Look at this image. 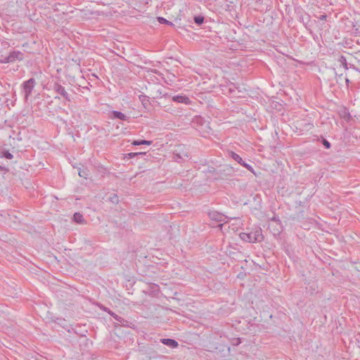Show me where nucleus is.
Wrapping results in <instances>:
<instances>
[{"label":"nucleus","instance_id":"nucleus-6","mask_svg":"<svg viewBox=\"0 0 360 360\" xmlns=\"http://www.w3.org/2000/svg\"><path fill=\"white\" fill-rule=\"evenodd\" d=\"M229 155L231 158H233L234 160H236L240 165L245 167L246 169H248L251 172H253V171H254L253 167L250 165L245 163L239 155H238L237 153H236L233 151L230 152Z\"/></svg>","mask_w":360,"mask_h":360},{"label":"nucleus","instance_id":"nucleus-5","mask_svg":"<svg viewBox=\"0 0 360 360\" xmlns=\"http://www.w3.org/2000/svg\"><path fill=\"white\" fill-rule=\"evenodd\" d=\"M53 89L55 92L61 96L66 101H71L70 95L66 91L65 87L63 86L60 84L55 83L53 84Z\"/></svg>","mask_w":360,"mask_h":360},{"label":"nucleus","instance_id":"nucleus-29","mask_svg":"<svg viewBox=\"0 0 360 360\" xmlns=\"http://www.w3.org/2000/svg\"><path fill=\"white\" fill-rule=\"evenodd\" d=\"M0 169H2V167H0Z\"/></svg>","mask_w":360,"mask_h":360},{"label":"nucleus","instance_id":"nucleus-19","mask_svg":"<svg viewBox=\"0 0 360 360\" xmlns=\"http://www.w3.org/2000/svg\"><path fill=\"white\" fill-rule=\"evenodd\" d=\"M322 143L326 147V148H330V143L326 139H323L322 140Z\"/></svg>","mask_w":360,"mask_h":360},{"label":"nucleus","instance_id":"nucleus-13","mask_svg":"<svg viewBox=\"0 0 360 360\" xmlns=\"http://www.w3.org/2000/svg\"><path fill=\"white\" fill-rule=\"evenodd\" d=\"M152 141H146V140H136L132 142V145L134 146H140V145H148L150 146L152 144Z\"/></svg>","mask_w":360,"mask_h":360},{"label":"nucleus","instance_id":"nucleus-1","mask_svg":"<svg viewBox=\"0 0 360 360\" xmlns=\"http://www.w3.org/2000/svg\"><path fill=\"white\" fill-rule=\"evenodd\" d=\"M240 238L243 240L248 243L261 242L264 238L262 229L259 228H257L250 233H240Z\"/></svg>","mask_w":360,"mask_h":360},{"label":"nucleus","instance_id":"nucleus-17","mask_svg":"<svg viewBox=\"0 0 360 360\" xmlns=\"http://www.w3.org/2000/svg\"><path fill=\"white\" fill-rule=\"evenodd\" d=\"M110 200L113 203H117L119 201L118 196L116 194H113L110 197Z\"/></svg>","mask_w":360,"mask_h":360},{"label":"nucleus","instance_id":"nucleus-15","mask_svg":"<svg viewBox=\"0 0 360 360\" xmlns=\"http://www.w3.org/2000/svg\"><path fill=\"white\" fill-rule=\"evenodd\" d=\"M194 22L197 25H201L204 22V17L200 16V15L199 16H195L194 18Z\"/></svg>","mask_w":360,"mask_h":360},{"label":"nucleus","instance_id":"nucleus-23","mask_svg":"<svg viewBox=\"0 0 360 360\" xmlns=\"http://www.w3.org/2000/svg\"><path fill=\"white\" fill-rule=\"evenodd\" d=\"M143 154H145V153H131L129 155L130 157L132 158V157H135V156L139 155H143Z\"/></svg>","mask_w":360,"mask_h":360},{"label":"nucleus","instance_id":"nucleus-7","mask_svg":"<svg viewBox=\"0 0 360 360\" xmlns=\"http://www.w3.org/2000/svg\"><path fill=\"white\" fill-rule=\"evenodd\" d=\"M184 146H178L174 153V159H184L188 157L187 152L183 151Z\"/></svg>","mask_w":360,"mask_h":360},{"label":"nucleus","instance_id":"nucleus-28","mask_svg":"<svg viewBox=\"0 0 360 360\" xmlns=\"http://www.w3.org/2000/svg\"><path fill=\"white\" fill-rule=\"evenodd\" d=\"M55 98H56V99H57V98H60V97L56 96H55Z\"/></svg>","mask_w":360,"mask_h":360},{"label":"nucleus","instance_id":"nucleus-2","mask_svg":"<svg viewBox=\"0 0 360 360\" xmlns=\"http://www.w3.org/2000/svg\"><path fill=\"white\" fill-rule=\"evenodd\" d=\"M24 59V53L20 51H13L8 56L0 59V63H11L16 60L21 61Z\"/></svg>","mask_w":360,"mask_h":360},{"label":"nucleus","instance_id":"nucleus-12","mask_svg":"<svg viewBox=\"0 0 360 360\" xmlns=\"http://www.w3.org/2000/svg\"><path fill=\"white\" fill-rule=\"evenodd\" d=\"M111 316L115 319V320L117 322L118 324L122 326H126L127 323V321H126L124 318L117 315L115 313H112Z\"/></svg>","mask_w":360,"mask_h":360},{"label":"nucleus","instance_id":"nucleus-20","mask_svg":"<svg viewBox=\"0 0 360 360\" xmlns=\"http://www.w3.org/2000/svg\"><path fill=\"white\" fill-rule=\"evenodd\" d=\"M79 175L81 177L87 178V174L84 171H79Z\"/></svg>","mask_w":360,"mask_h":360},{"label":"nucleus","instance_id":"nucleus-27","mask_svg":"<svg viewBox=\"0 0 360 360\" xmlns=\"http://www.w3.org/2000/svg\"><path fill=\"white\" fill-rule=\"evenodd\" d=\"M223 225H224L223 224H219V226H220L221 228H222Z\"/></svg>","mask_w":360,"mask_h":360},{"label":"nucleus","instance_id":"nucleus-9","mask_svg":"<svg viewBox=\"0 0 360 360\" xmlns=\"http://www.w3.org/2000/svg\"><path fill=\"white\" fill-rule=\"evenodd\" d=\"M209 217L212 220H214L216 221H224L225 219L224 215L215 211L210 212L209 213Z\"/></svg>","mask_w":360,"mask_h":360},{"label":"nucleus","instance_id":"nucleus-10","mask_svg":"<svg viewBox=\"0 0 360 360\" xmlns=\"http://www.w3.org/2000/svg\"><path fill=\"white\" fill-rule=\"evenodd\" d=\"M162 343L164 345L171 347V348H176L179 345L177 341L173 339L169 338H164L161 340Z\"/></svg>","mask_w":360,"mask_h":360},{"label":"nucleus","instance_id":"nucleus-8","mask_svg":"<svg viewBox=\"0 0 360 360\" xmlns=\"http://www.w3.org/2000/svg\"><path fill=\"white\" fill-rule=\"evenodd\" d=\"M172 101L179 103L189 104L191 101L186 96L177 95L172 97Z\"/></svg>","mask_w":360,"mask_h":360},{"label":"nucleus","instance_id":"nucleus-18","mask_svg":"<svg viewBox=\"0 0 360 360\" xmlns=\"http://www.w3.org/2000/svg\"><path fill=\"white\" fill-rule=\"evenodd\" d=\"M340 61L341 62V63L343 65L344 68L345 69H347V62H346V59L344 56H341L340 59Z\"/></svg>","mask_w":360,"mask_h":360},{"label":"nucleus","instance_id":"nucleus-25","mask_svg":"<svg viewBox=\"0 0 360 360\" xmlns=\"http://www.w3.org/2000/svg\"><path fill=\"white\" fill-rule=\"evenodd\" d=\"M345 82H346V83H347V84H348V83L349 82V79H347V78H345Z\"/></svg>","mask_w":360,"mask_h":360},{"label":"nucleus","instance_id":"nucleus-3","mask_svg":"<svg viewBox=\"0 0 360 360\" xmlns=\"http://www.w3.org/2000/svg\"><path fill=\"white\" fill-rule=\"evenodd\" d=\"M234 174V169L229 165H224L221 169L217 172V176L214 177L216 179H226L231 177Z\"/></svg>","mask_w":360,"mask_h":360},{"label":"nucleus","instance_id":"nucleus-14","mask_svg":"<svg viewBox=\"0 0 360 360\" xmlns=\"http://www.w3.org/2000/svg\"><path fill=\"white\" fill-rule=\"evenodd\" d=\"M73 219L74 221L79 224H82L84 221L82 214H81L79 212L75 213V214L73 215Z\"/></svg>","mask_w":360,"mask_h":360},{"label":"nucleus","instance_id":"nucleus-21","mask_svg":"<svg viewBox=\"0 0 360 360\" xmlns=\"http://www.w3.org/2000/svg\"><path fill=\"white\" fill-rule=\"evenodd\" d=\"M4 156H5V158H6L7 159H12V158H13V155L11 153H9V152H6V153H4Z\"/></svg>","mask_w":360,"mask_h":360},{"label":"nucleus","instance_id":"nucleus-4","mask_svg":"<svg viewBox=\"0 0 360 360\" xmlns=\"http://www.w3.org/2000/svg\"><path fill=\"white\" fill-rule=\"evenodd\" d=\"M35 85L36 81L34 78H30L22 83V89L25 100L28 99V97L31 95Z\"/></svg>","mask_w":360,"mask_h":360},{"label":"nucleus","instance_id":"nucleus-24","mask_svg":"<svg viewBox=\"0 0 360 360\" xmlns=\"http://www.w3.org/2000/svg\"><path fill=\"white\" fill-rule=\"evenodd\" d=\"M101 309L106 311L107 313H108L110 316H111V314L113 313L112 311H110L108 308L105 307H102Z\"/></svg>","mask_w":360,"mask_h":360},{"label":"nucleus","instance_id":"nucleus-26","mask_svg":"<svg viewBox=\"0 0 360 360\" xmlns=\"http://www.w3.org/2000/svg\"><path fill=\"white\" fill-rule=\"evenodd\" d=\"M231 229H232V231H236V227H232V228H231Z\"/></svg>","mask_w":360,"mask_h":360},{"label":"nucleus","instance_id":"nucleus-22","mask_svg":"<svg viewBox=\"0 0 360 360\" xmlns=\"http://www.w3.org/2000/svg\"><path fill=\"white\" fill-rule=\"evenodd\" d=\"M208 172L210 173H213L215 177L217 176V172H218V170H216L214 167H211L210 169H208Z\"/></svg>","mask_w":360,"mask_h":360},{"label":"nucleus","instance_id":"nucleus-16","mask_svg":"<svg viewBox=\"0 0 360 360\" xmlns=\"http://www.w3.org/2000/svg\"><path fill=\"white\" fill-rule=\"evenodd\" d=\"M158 20L160 23H164V24H168V25H172L173 23L168 21L167 19L162 18V17H158Z\"/></svg>","mask_w":360,"mask_h":360},{"label":"nucleus","instance_id":"nucleus-11","mask_svg":"<svg viewBox=\"0 0 360 360\" xmlns=\"http://www.w3.org/2000/svg\"><path fill=\"white\" fill-rule=\"evenodd\" d=\"M112 118L114 119H119V120H128V117L124 115V113L120 112V111H117V110H113L112 112Z\"/></svg>","mask_w":360,"mask_h":360}]
</instances>
